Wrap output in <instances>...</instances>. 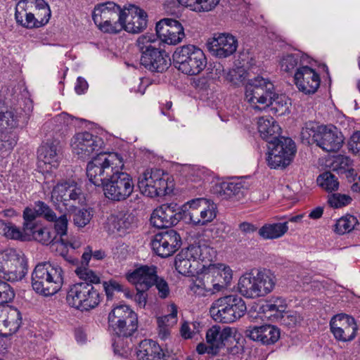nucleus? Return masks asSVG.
<instances>
[{
  "label": "nucleus",
  "mask_w": 360,
  "mask_h": 360,
  "mask_svg": "<svg viewBox=\"0 0 360 360\" xmlns=\"http://www.w3.org/2000/svg\"><path fill=\"white\" fill-rule=\"evenodd\" d=\"M77 276L84 281L71 285L67 292L68 304L81 311H89L97 307L103 300L101 292V278L91 269L77 266Z\"/></svg>",
  "instance_id": "1"
},
{
  "label": "nucleus",
  "mask_w": 360,
  "mask_h": 360,
  "mask_svg": "<svg viewBox=\"0 0 360 360\" xmlns=\"http://www.w3.org/2000/svg\"><path fill=\"white\" fill-rule=\"evenodd\" d=\"M300 136L303 143H316L327 152L339 150L344 143V137L337 127L333 125L319 124L314 121L304 123Z\"/></svg>",
  "instance_id": "2"
},
{
  "label": "nucleus",
  "mask_w": 360,
  "mask_h": 360,
  "mask_svg": "<svg viewBox=\"0 0 360 360\" xmlns=\"http://www.w3.org/2000/svg\"><path fill=\"white\" fill-rule=\"evenodd\" d=\"M64 281L62 268L50 262H41L36 265L32 273V287L38 294L45 297L58 292Z\"/></svg>",
  "instance_id": "3"
},
{
  "label": "nucleus",
  "mask_w": 360,
  "mask_h": 360,
  "mask_svg": "<svg viewBox=\"0 0 360 360\" xmlns=\"http://www.w3.org/2000/svg\"><path fill=\"white\" fill-rule=\"evenodd\" d=\"M155 35L145 34L139 36L136 41L141 53L140 63L146 69L152 72L162 73L170 65V58L164 49L158 48Z\"/></svg>",
  "instance_id": "4"
},
{
  "label": "nucleus",
  "mask_w": 360,
  "mask_h": 360,
  "mask_svg": "<svg viewBox=\"0 0 360 360\" xmlns=\"http://www.w3.org/2000/svg\"><path fill=\"white\" fill-rule=\"evenodd\" d=\"M124 162L117 153H98L88 162L86 176L96 186H102L119 169H124Z\"/></svg>",
  "instance_id": "5"
},
{
  "label": "nucleus",
  "mask_w": 360,
  "mask_h": 360,
  "mask_svg": "<svg viewBox=\"0 0 360 360\" xmlns=\"http://www.w3.org/2000/svg\"><path fill=\"white\" fill-rule=\"evenodd\" d=\"M50 16L49 6L44 0H20L15 6L17 23L28 29L46 25Z\"/></svg>",
  "instance_id": "6"
},
{
  "label": "nucleus",
  "mask_w": 360,
  "mask_h": 360,
  "mask_svg": "<svg viewBox=\"0 0 360 360\" xmlns=\"http://www.w3.org/2000/svg\"><path fill=\"white\" fill-rule=\"evenodd\" d=\"M247 311L243 299L236 294L216 300L210 309L212 317L218 322L231 323L243 317Z\"/></svg>",
  "instance_id": "7"
},
{
  "label": "nucleus",
  "mask_w": 360,
  "mask_h": 360,
  "mask_svg": "<svg viewBox=\"0 0 360 360\" xmlns=\"http://www.w3.org/2000/svg\"><path fill=\"white\" fill-rule=\"evenodd\" d=\"M210 250L208 246L199 244H192L186 249H183L175 257L174 266L176 271L187 276L198 274L205 266L200 262L209 259L207 254L210 253Z\"/></svg>",
  "instance_id": "8"
},
{
  "label": "nucleus",
  "mask_w": 360,
  "mask_h": 360,
  "mask_svg": "<svg viewBox=\"0 0 360 360\" xmlns=\"http://www.w3.org/2000/svg\"><path fill=\"white\" fill-rule=\"evenodd\" d=\"M172 58L174 67L182 73L188 75L199 74L207 65L204 52L193 45L178 47Z\"/></svg>",
  "instance_id": "9"
},
{
  "label": "nucleus",
  "mask_w": 360,
  "mask_h": 360,
  "mask_svg": "<svg viewBox=\"0 0 360 360\" xmlns=\"http://www.w3.org/2000/svg\"><path fill=\"white\" fill-rule=\"evenodd\" d=\"M169 174L162 169H147L139 177L138 186L140 191L146 196H164L172 191L169 186L172 181L169 182Z\"/></svg>",
  "instance_id": "10"
},
{
  "label": "nucleus",
  "mask_w": 360,
  "mask_h": 360,
  "mask_svg": "<svg viewBox=\"0 0 360 360\" xmlns=\"http://www.w3.org/2000/svg\"><path fill=\"white\" fill-rule=\"evenodd\" d=\"M122 170L123 169H119L101 186L105 197L112 202H123L131 196L134 191V184L132 176Z\"/></svg>",
  "instance_id": "11"
},
{
  "label": "nucleus",
  "mask_w": 360,
  "mask_h": 360,
  "mask_svg": "<svg viewBox=\"0 0 360 360\" xmlns=\"http://www.w3.org/2000/svg\"><path fill=\"white\" fill-rule=\"evenodd\" d=\"M27 273V262L25 257L13 249L0 252V278L15 282L22 280Z\"/></svg>",
  "instance_id": "12"
},
{
  "label": "nucleus",
  "mask_w": 360,
  "mask_h": 360,
  "mask_svg": "<svg viewBox=\"0 0 360 360\" xmlns=\"http://www.w3.org/2000/svg\"><path fill=\"white\" fill-rule=\"evenodd\" d=\"M266 160L271 168H285L292 161L296 153V146L292 139L281 136L269 143Z\"/></svg>",
  "instance_id": "13"
},
{
  "label": "nucleus",
  "mask_w": 360,
  "mask_h": 360,
  "mask_svg": "<svg viewBox=\"0 0 360 360\" xmlns=\"http://www.w3.org/2000/svg\"><path fill=\"white\" fill-rule=\"evenodd\" d=\"M103 146L102 138L89 131L77 133L71 140L72 152L82 159L89 158L94 153L101 152Z\"/></svg>",
  "instance_id": "14"
},
{
  "label": "nucleus",
  "mask_w": 360,
  "mask_h": 360,
  "mask_svg": "<svg viewBox=\"0 0 360 360\" xmlns=\"http://www.w3.org/2000/svg\"><path fill=\"white\" fill-rule=\"evenodd\" d=\"M108 328L112 334L117 338L112 343L115 354L122 356H127L131 350L127 340L130 338L131 341V337L137 330L138 316L125 321L118 326L117 324Z\"/></svg>",
  "instance_id": "15"
},
{
  "label": "nucleus",
  "mask_w": 360,
  "mask_h": 360,
  "mask_svg": "<svg viewBox=\"0 0 360 360\" xmlns=\"http://www.w3.org/2000/svg\"><path fill=\"white\" fill-rule=\"evenodd\" d=\"M183 214L184 207L177 203H165L154 210L150 221L158 229L169 228L176 225L182 220Z\"/></svg>",
  "instance_id": "16"
},
{
  "label": "nucleus",
  "mask_w": 360,
  "mask_h": 360,
  "mask_svg": "<svg viewBox=\"0 0 360 360\" xmlns=\"http://www.w3.org/2000/svg\"><path fill=\"white\" fill-rule=\"evenodd\" d=\"M181 236L174 229L155 234L151 241L153 251L162 258H166L173 255L181 247Z\"/></svg>",
  "instance_id": "17"
},
{
  "label": "nucleus",
  "mask_w": 360,
  "mask_h": 360,
  "mask_svg": "<svg viewBox=\"0 0 360 360\" xmlns=\"http://www.w3.org/2000/svg\"><path fill=\"white\" fill-rule=\"evenodd\" d=\"M247 75L246 70L241 67H238L229 71L226 75V79L232 83L235 88L245 86L246 90H254L255 89L274 90V85L269 78L257 75L246 81Z\"/></svg>",
  "instance_id": "18"
},
{
  "label": "nucleus",
  "mask_w": 360,
  "mask_h": 360,
  "mask_svg": "<svg viewBox=\"0 0 360 360\" xmlns=\"http://www.w3.org/2000/svg\"><path fill=\"white\" fill-rule=\"evenodd\" d=\"M330 329L335 340L346 342L355 338L358 326L352 316L346 314H338L332 317Z\"/></svg>",
  "instance_id": "19"
},
{
  "label": "nucleus",
  "mask_w": 360,
  "mask_h": 360,
  "mask_svg": "<svg viewBox=\"0 0 360 360\" xmlns=\"http://www.w3.org/2000/svg\"><path fill=\"white\" fill-rule=\"evenodd\" d=\"M155 31L158 37L168 45H176L185 37L181 24L179 21L170 18H164L160 20L156 24Z\"/></svg>",
  "instance_id": "20"
},
{
  "label": "nucleus",
  "mask_w": 360,
  "mask_h": 360,
  "mask_svg": "<svg viewBox=\"0 0 360 360\" xmlns=\"http://www.w3.org/2000/svg\"><path fill=\"white\" fill-rule=\"evenodd\" d=\"M124 30L127 32L138 34L142 32L148 24L147 13L135 5H129L124 9Z\"/></svg>",
  "instance_id": "21"
},
{
  "label": "nucleus",
  "mask_w": 360,
  "mask_h": 360,
  "mask_svg": "<svg viewBox=\"0 0 360 360\" xmlns=\"http://www.w3.org/2000/svg\"><path fill=\"white\" fill-rule=\"evenodd\" d=\"M312 59L302 63L294 73V82L299 90H318L321 79L319 75L309 66Z\"/></svg>",
  "instance_id": "22"
},
{
  "label": "nucleus",
  "mask_w": 360,
  "mask_h": 360,
  "mask_svg": "<svg viewBox=\"0 0 360 360\" xmlns=\"http://www.w3.org/2000/svg\"><path fill=\"white\" fill-rule=\"evenodd\" d=\"M238 47L236 39L231 34L221 33L214 37L207 42L210 52L220 58H227L234 53Z\"/></svg>",
  "instance_id": "23"
},
{
  "label": "nucleus",
  "mask_w": 360,
  "mask_h": 360,
  "mask_svg": "<svg viewBox=\"0 0 360 360\" xmlns=\"http://www.w3.org/2000/svg\"><path fill=\"white\" fill-rule=\"evenodd\" d=\"M247 188L244 182L239 179L230 181L217 182L211 188L212 194L222 200H240L242 199Z\"/></svg>",
  "instance_id": "24"
},
{
  "label": "nucleus",
  "mask_w": 360,
  "mask_h": 360,
  "mask_svg": "<svg viewBox=\"0 0 360 360\" xmlns=\"http://www.w3.org/2000/svg\"><path fill=\"white\" fill-rule=\"evenodd\" d=\"M137 360H178L174 354L165 351L158 343L152 340L141 341L136 352Z\"/></svg>",
  "instance_id": "25"
},
{
  "label": "nucleus",
  "mask_w": 360,
  "mask_h": 360,
  "mask_svg": "<svg viewBox=\"0 0 360 360\" xmlns=\"http://www.w3.org/2000/svg\"><path fill=\"white\" fill-rule=\"evenodd\" d=\"M52 198L62 202L65 207H76L83 200L82 190L75 185H70L67 182L58 184L53 189Z\"/></svg>",
  "instance_id": "26"
},
{
  "label": "nucleus",
  "mask_w": 360,
  "mask_h": 360,
  "mask_svg": "<svg viewBox=\"0 0 360 360\" xmlns=\"http://www.w3.org/2000/svg\"><path fill=\"white\" fill-rule=\"evenodd\" d=\"M245 336L261 342L262 345H273L280 338V329L274 325L250 326L245 331Z\"/></svg>",
  "instance_id": "27"
},
{
  "label": "nucleus",
  "mask_w": 360,
  "mask_h": 360,
  "mask_svg": "<svg viewBox=\"0 0 360 360\" xmlns=\"http://www.w3.org/2000/svg\"><path fill=\"white\" fill-rule=\"evenodd\" d=\"M156 266H141L126 275L127 281L135 286L136 290H149L154 283L157 275Z\"/></svg>",
  "instance_id": "28"
},
{
  "label": "nucleus",
  "mask_w": 360,
  "mask_h": 360,
  "mask_svg": "<svg viewBox=\"0 0 360 360\" xmlns=\"http://www.w3.org/2000/svg\"><path fill=\"white\" fill-rule=\"evenodd\" d=\"M63 141L55 136L48 138L46 141L43 142L37 150L39 160L44 164L56 167L62 150Z\"/></svg>",
  "instance_id": "29"
},
{
  "label": "nucleus",
  "mask_w": 360,
  "mask_h": 360,
  "mask_svg": "<svg viewBox=\"0 0 360 360\" xmlns=\"http://www.w3.org/2000/svg\"><path fill=\"white\" fill-rule=\"evenodd\" d=\"M110 226L120 235H125L133 231L138 226V219L131 212L121 211L111 214L108 218Z\"/></svg>",
  "instance_id": "30"
},
{
  "label": "nucleus",
  "mask_w": 360,
  "mask_h": 360,
  "mask_svg": "<svg viewBox=\"0 0 360 360\" xmlns=\"http://www.w3.org/2000/svg\"><path fill=\"white\" fill-rule=\"evenodd\" d=\"M124 13L120 6L112 1H107L95 7L92 18L96 25L110 22V20H117L121 14Z\"/></svg>",
  "instance_id": "31"
},
{
  "label": "nucleus",
  "mask_w": 360,
  "mask_h": 360,
  "mask_svg": "<svg viewBox=\"0 0 360 360\" xmlns=\"http://www.w3.org/2000/svg\"><path fill=\"white\" fill-rule=\"evenodd\" d=\"M69 122V115L62 112L46 122L43 125V130L51 134V137L55 136L63 141L68 131Z\"/></svg>",
  "instance_id": "32"
},
{
  "label": "nucleus",
  "mask_w": 360,
  "mask_h": 360,
  "mask_svg": "<svg viewBox=\"0 0 360 360\" xmlns=\"http://www.w3.org/2000/svg\"><path fill=\"white\" fill-rule=\"evenodd\" d=\"M257 129L261 138L269 144L281 137V128L272 117H259L257 121Z\"/></svg>",
  "instance_id": "33"
},
{
  "label": "nucleus",
  "mask_w": 360,
  "mask_h": 360,
  "mask_svg": "<svg viewBox=\"0 0 360 360\" xmlns=\"http://www.w3.org/2000/svg\"><path fill=\"white\" fill-rule=\"evenodd\" d=\"M232 329L230 327L221 328L219 326H213L207 330L206 340L217 353L219 349L225 346L231 338Z\"/></svg>",
  "instance_id": "34"
},
{
  "label": "nucleus",
  "mask_w": 360,
  "mask_h": 360,
  "mask_svg": "<svg viewBox=\"0 0 360 360\" xmlns=\"http://www.w3.org/2000/svg\"><path fill=\"white\" fill-rule=\"evenodd\" d=\"M255 269L245 273L240 276L238 283V290L240 294L246 298L259 297L258 283L255 277Z\"/></svg>",
  "instance_id": "35"
},
{
  "label": "nucleus",
  "mask_w": 360,
  "mask_h": 360,
  "mask_svg": "<svg viewBox=\"0 0 360 360\" xmlns=\"http://www.w3.org/2000/svg\"><path fill=\"white\" fill-rule=\"evenodd\" d=\"M210 273L214 280V289L215 292H219L226 288L232 280V270L229 266L223 264H219V266L214 265L209 266Z\"/></svg>",
  "instance_id": "36"
},
{
  "label": "nucleus",
  "mask_w": 360,
  "mask_h": 360,
  "mask_svg": "<svg viewBox=\"0 0 360 360\" xmlns=\"http://www.w3.org/2000/svg\"><path fill=\"white\" fill-rule=\"evenodd\" d=\"M256 281L258 283L259 297H264L271 292L276 285V276L269 269H255Z\"/></svg>",
  "instance_id": "37"
},
{
  "label": "nucleus",
  "mask_w": 360,
  "mask_h": 360,
  "mask_svg": "<svg viewBox=\"0 0 360 360\" xmlns=\"http://www.w3.org/2000/svg\"><path fill=\"white\" fill-rule=\"evenodd\" d=\"M137 316V314L127 305L120 304L113 307L108 316V328Z\"/></svg>",
  "instance_id": "38"
},
{
  "label": "nucleus",
  "mask_w": 360,
  "mask_h": 360,
  "mask_svg": "<svg viewBox=\"0 0 360 360\" xmlns=\"http://www.w3.org/2000/svg\"><path fill=\"white\" fill-rule=\"evenodd\" d=\"M20 116L15 108L0 103V130L16 128Z\"/></svg>",
  "instance_id": "39"
},
{
  "label": "nucleus",
  "mask_w": 360,
  "mask_h": 360,
  "mask_svg": "<svg viewBox=\"0 0 360 360\" xmlns=\"http://www.w3.org/2000/svg\"><path fill=\"white\" fill-rule=\"evenodd\" d=\"M291 105L290 99L285 94H277L275 91L271 93L268 105L272 112L277 116H282L289 114Z\"/></svg>",
  "instance_id": "40"
},
{
  "label": "nucleus",
  "mask_w": 360,
  "mask_h": 360,
  "mask_svg": "<svg viewBox=\"0 0 360 360\" xmlns=\"http://www.w3.org/2000/svg\"><path fill=\"white\" fill-rule=\"evenodd\" d=\"M288 231V222L267 223L258 231L259 236L264 240L277 239L284 236Z\"/></svg>",
  "instance_id": "41"
},
{
  "label": "nucleus",
  "mask_w": 360,
  "mask_h": 360,
  "mask_svg": "<svg viewBox=\"0 0 360 360\" xmlns=\"http://www.w3.org/2000/svg\"><path fill=\"white\" fill-rule=\"evenodd\" d=\"M26 233H28V240L33 239L44 245L56 243V236L51 229L41 224H37L30 232Z\"/></svg>",
  "instance_id": "42"
},
{
  "label": "nucleus",
  "mask_w": 360,
  "mask_h": 360,
  "mask_svg": "<svg viewBox=\"0 0 360 360\" xmlns=\"http://www.w3.org/2000/svg\"><path fill=\"white\" fill-rule=\"evenodd\" d=\"M307 60H309V56L302 53L287 54L283 56L280 61L281 69L285 72L292 73Z\"/></svg>",
  "instance_id": "43"
},
{
  "label": "nucleus",
  "mask_w": 360,
  "mask_h": 360,
  "mask_svg": "<svg viewBox=\"0 0 360 360\" xmlns=\"http://www.w3.org/2000/svg\"><path fill=\"white\" fill-rule=\"evenodd\" d=\"M184 6L191 11L202 13L212 11L219 4V0H177Z\"/></svg>",
  "instance_id": "44"
},
{
  "label": "nucleus",
  "mask_w": 360,
  "mask_h": 360,
  "mask_svg": "<svg viewBox=\"0 0 360 360\" xmlns=\"http://www.w3.org/2000/svg\"><path fill=\"white\" fill-rule=\"evenodd\" d=\"M196 202L200 203L199 208L201 225H205L212 221L217 216V205L206 198H201Z\"/></svg>",
  "instance_id": "45"
},
{
  "label": "nucleus",
  "mask_w": 360,
  "mask_h": 360,
  "mask_svg": "<svg viewBox=\"0 0 360 360\" xmlns=\"http://www.w3.org/2000/svg\"><path fill=\"white\" fill-rule=\"evenodd\" d=\"M4 311L3 325L6 328H9L10 331H17L22 321L20 311L15 307L4 309Z\"/></svg>",
  "instance_id": "46"
},
{
  "label": "nucleus",
  "mask_w": 360,
  "mask_h": 360,
  "mask_svg": "<svg viewBox=\"0 0 360 360\" xmlns=\"http://www.w3.org/2000/svg\"><path fill=\"white\" fill-rule=\"evenodd\" d=\"M214 278L212 276V274L210 273L209 266L206 269H202L197 274V278L193 283L196 288L203 289L207 292L214 294L216 292L214 289Z\"/></svg>",
  "instance_id": "47"
},
{
  "label": "nucleus",
  "mask_w": 360,
  "mask_h": 360,
  "mask_svg": "<svg viewBox=\"0 0 360 360\" xmlns=\"http://www.w3.org/2000/svg\"><path fill=\"white\" fill-rule=\"evenodd\" d=\"M245 99L252 104L255 108H264L267 107L271 93L273 91H264L260 94V91H245Z\"/></svg>",
  "instance_id": "48"
},
{
  "label": "nucleus",
  "mask_w": 360,
  "mask_h": 360,
  "mask_svg": "<svg viewBox=\"0 0 360 360\" xmlns=\"http://www.w3.org/2000/svg\"><path fill=\"white\" fill-rule=\"evenodd\" d=\"M103 288L105 292L107 300H112L114 296V292H122L127 297H131L132 294L127 288H125L118 281L110 279L103 282Z\"/></svg>",
  "instance_id": "49"
},
{
  "label": "nucleus",
  "mask_w": 360,
  "mask_h": 360,
  "mask_svg": "<svg viewBox=\"0 0 360 360\" xmlns=\"http://www.w3.org/2000/svg\"><path fill=\"white\" fill-rule=\"evenodd\" d=\"M316 181L321 188L330 192L338 190L339 186L337 176L330 171L320 174Z\"/></svg>",
  "instance_id": "50"
},
{
  "label": "nucleus",
  "mask_w": 360,
  "mask_h": 360,
  "mask_svg": "<svg viewBox=\"0 0 360 360\" xmlns=\"http://www.w3.org/2000/svg\"><path fill=\"white\" fill-rule=\"evenodd\" d=\"M357 224L358 220L354 216L347 214L336 221L334 231L338 234H345L353 230Z\"/></svg>",
  "instance_id": "51"
},
{
  "label": "nucleus",
  "mask_w": 360,
  "mask_h": 360,
  "mask_svg": "<svg viewBox=\"0 0 360 360\" xmlns=\"http://www.w3.org/2000/svg\"><path fill=\"white\" fill-rule=\"evenodd\" d=\"M286 307V302L281 297H272L262 305L264 311L275 312L274 315L277 316L283 314L285 311Z\"/></svg>",
  "instance_id": "52"
},
{
  "label": "nucleus",
  "mask_w": 360,
  "mask_h": 360,
  "mask_svg": "<svg viewBox=\"0 0 360 360\" xmlns=\"http://www.w3.org/2000/svg\"><path fill=\"white\" fill-rule=\"evenodd\" d=\"M54 222V236H56V243H59L60 239H63L68 236V219L66 214H63L60 217L56 216Z\"/></svg>",
  "instance_id": "53"
},
{
  "label": "nucleus",
  "mask_w": 360,
  "mask_h": 360,
  "mask_svg": "<svg viewBox=\"0 0 360 360\" xmlns=\"http://www.w3.org/2000/svg\"><path fill=\"white\" fill-rule=\"evenodd\" d=\"M39 217L37 208L34 206V208L26 207L23 210V230L25 232H30L32 229L38 224L36 221L37 217Z\"/></svg>",
  "instance_id": "54"
},
{
  "label": "nucleus",
  "mask_w": 360,
  "mask_h": 360,
  "mask_svg": "<svg viewBox=\"0 0 360 360\" xmlns=\"http://www.w3.org/2000/svg\"><path fill=\"white\" fill-rule=\"evenodd\" d=\"M4 236L10 239L19 240L20 241L28 240V233L24 230L21 231L20 228L17 227L15 224L9 223L5 224L3 228Z\"/></svg>",
  "instance_id": "55"
},
{
  "label": "nucleus",
  "mask_w": 360,
  "mask_h": 360,
  "mask_svg": "<svg viewBox=\"0 0 360 360\" xmlns=\"http://www.w3.org/2000/svg\"><path fill=\"white\" fill-rule=\"evenodd\" d=\"M124 15L121 14V16L118 18L117 20H110V22L101 23V25H96L98 28L103 32L110 34H117L124 30L123 21Z\"/></svg>",
  "instance_id": "56"
},
{
  "label": "nucleus",
  "mask_w": 360,
  "mask_h": 360,
  "mask_svg": "<svg viewBox=\"0 0 360 360\" xmlns=\"http://www.w3.org/2000/svg\"><path fill=\"white\" fill-rule=\"evenodd\" d=\"M92 216L91 212L86 209L75 210L73 214L74 224L77 227H84L90 222Z\"/></svg>",
  "instance_id": "57"
},
{
  "label": "nucleus",
  "mask_w": 360,
  "mask_h": 360,
  "mask_svg": "<svg viewBox=\"0 0 360 360\" xmlns=\"http://www.w3.org/2000/svg\"><path fill=\"white\" fill-rule=\"evenodd\" d=\"M15 297V292L11 285L0 279V306L11 302Z\"/></svg>",
  "instance_id": "58"
},
{
  "label": "nucleus",
  "mask_w": 360,
  "mask_h": 360,
  "mask_svg": "<svg viewBox=\"0 0 360 360\" xmlns=\"http://www.w3.org/2000/svg\"><path fill=\"white\" fill-rule=\"evenodd\" d=\"M105 256L106 255L104 251L98 250L93 252L90 246H87L85 248V251L82 254L80 266L88 268L89 262L91 257H93L95 259L101 260L104 259Z\"/></svg>",
  "instance_id": "59"
},
{
  "label": "nucleus",
  "mask_w": 360,
  "mask_h": 360,
  "mask_svg": "<svg viewBox=\"0 0 360 360\" xmlns=\"http://www.w3.org/2000/svg\"><path fill=\"white\" fill-rule=\"evenodd\" d=\"M37 208L39 217H43L47 221H53L56 219V214L44 202L38 200L34 202Z\"/></svg>",
  "instance_id": "60"
},
{
  "label": "nucleus",
  "mask_w": 360,
  "mask_h": 360,
  "mask_svg": "<svg viewBox=\"0 0 360 360\" xmlns=\"http://www.w3.org/2000/svg\"><path fill=\"white\" fill-rule=\"evenodd\" d=\"M187 205H184V214L182 220L186 223L192 224L195 226L201 225V219L200 218V208L198 209H186Z\"/></svg>",
  "instance_id": "61"
},
{
  "label": "nucleus",
  "mask_w": 360,
  "mask_h": 360,
  "mask_svg": "<svg viewBox=\"0 0 360 360\" xmlns=\"http://www.w3.org/2000/svg\"><path fill=\"white\" fill-rule=\"evenodd\" d=\"M282 324L288 328L296 326L302 321L300 315L296 311H284L280 316Z\"/></svg>",
  "instance_id": "62"
},
{
  "label": "nucleus",
  "mask_w": 360,
  "mask_h": 360,
  "mask_svg": "<svg viewBox=\"0 0 360 360\" xmlns=\"http://www.w3.org/2000/svg\"><path fill=\"white\" fill-rule=\"evenodd\" d=\"M352 200L348 195L334 193L329 196L328 202L331 207L339 208L350 204Z\"/></svg>",
  "instance_id": "63"
},
{
  "label": "nucleus",
  "mask_w": 360,
  "mask_h": 360,
  "mask_svg": "<svg viewBox=\"0 0 360 360\" xmlns=\"http://www.w3.org/2000/svg\"><path fill=\"white\" fill-rule=\"evenodd\" d=\"M154 285L158 290V295L160 299L165 300L169 296L170 289L167 282L164 278L156 275Z\"/></svg>",
  "instance_id": "64"
}]
</instances>
